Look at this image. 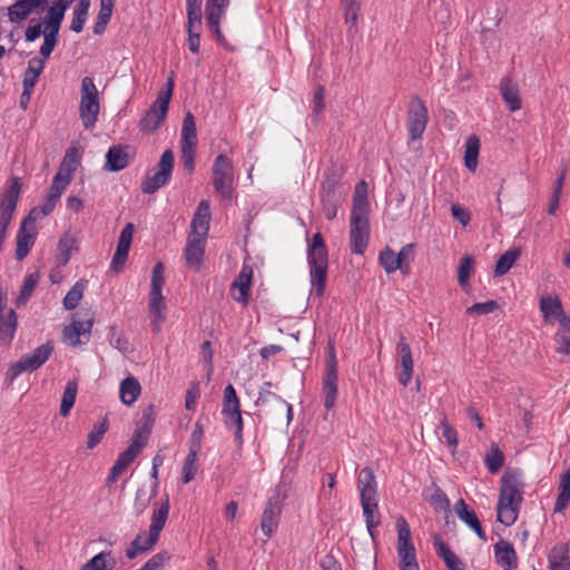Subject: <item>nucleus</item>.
I'll return each instance as SVG.
<instances>
[{
    "label": "nucleus",
    "instance_id": "obj_6",
    "mask_svg": "<svg viewBox=\"0 0 570 570\" xmlns=\"http://www.w3.org/2000/svg\"><path fill=\"white\" fill-rule=\"evenodd\" d=\"M52 352L53 345L50 342L38 346L35 351L23 355L8 367L6 380L12 383L21 374L35 372L48 361Z\"/></svg>",
    "mask_w": 570,
    "mask_h": 570
},
{
    "label": "nucleus",
    "instance_id": "obj_14",
    "mask_svg": "<svg viewBox=\"0 0 570 570\" xmlns=\"http://www.w3.org/2000/svg\"><path fill=\"white\" fill-rule=\"evenodd\" d=\"M22 184L18 177L9 180L7 189L0 191V223L10 224L16 210Z\"/></svg>",
    "mask_w": 570,
    "mask_h": 570
},
{
    "label": "nucleus",
    "instance_id": "obj_42",
    "mask_svg": "<svg viewBox=\"0 0 570 570\" xmlns=\"http://www.w3.org/2000/svg\"><path fill=\"white\" fill-rule=\"evenodd\" d=\"M480 151V139L472 135L465 141L464 165L470 171L478 167V157Z\"/></svg>",
    "mask_w": 570,
    "mask_h": 570
},
{
    "label": "nucleus",
    "instance_id": "obj_20",
    "mask_svg": "<svg viewBox=\"0 0 570 570\" xmlns=\"http://www.w3.org/2000/svg\"><path fill=\"white\" fill-rule=\"evenodd\" d=\"M207 238L188 235L185 259L188 268L199 271L205 255Z\"/></svg>",
    "mask_w": 570,
    "mask_h": 570
},
{
    "label": "nucleus",
    "instance_id": "obj_34",
    "mask_svg": "<svg viewBox=\"0 0 570 570\" xmlns=\"http://www.w3.org/2000/svg\"><path fill=\"white\" fill-rule=\"evenodd\" d=\"M169 509L170 504L167 495L160 501L154 503L149 527L150 530L160 534L168 519Z\"/></svg>",
    "mask_w": 570,
    "mask_h": 570
},
{
    "label": "nucleus",
    "instance_id": "obj_51",
    "mask_svg": "<svg viewBox=\"0 0 570 570\" xmlns=\"http://www.w3.org/2000/svg\"><path fill=\"white\" fill-rule=\"evenodd\" d=\"M85 288V281L80 279L76 282V284L71 287V289L67 293V295L63 298V306L66 309H73L78 306V304L83 297Z\"/></svg>",
    "mask_w": 570,
    "mask_h": 570
},
{
    "label": "nucleus",
    "instance_id": "obj_35",
    "mask_svg": "<svg viewBox=\"0 0 570 570\" xmlns=\"http://www.w3.org/2000/svg\"><path fill=\"white\" fill-rule=\"evenodd\" d=\"M18 327V320L16 312L10 308L0 313V342L10 344L14 337Z\"/></svg>",
    "mask_w": 570,
    "mask_h": 570
},
{
    "label": "nucleus",
    "instance_id": "obj_53",
    "mask_svg": "<svg viewBox=\"0 0 570 570\" xmlns=\"http://www.w3.org/2000/svg\"><path fill=\"white\" fill-rule=\"evenodd\" d=\"M229 4L228 0H207L206 2V20L220 21Z\"/></svg>",
    "mask_w": 570,
    "mask_h": 570
},
{
    "label": "nucleus",
    "instance_id": "obj_57",
    "mask_svg": "<svg viewBox=\"0 0 570 570\" xmlns=\"http://www.w3.org/2000/svg\"><path fill=\"white\" fill-rule=\"evenodd\" d=\"M57 204H55L53 202L45 198L43 203L37 207H33L28 216L26 217L27 219L31 220L32 223H37V220L48 216L50 213H52V210L55 209Z\"/></svg>",
    "mask_w": 570,
    "mask_h": 570
},
{
    "label": "nucleus",
    "instance_id": "obj_64",
    "mask_svg": "<svg viewBox=\"0 0 570 570\" xmlns=\"http://www.w3.org/2000/svg\"><path fill=\"white\" fill-rule=\"evenodd\" d=\"M485 465L491 472H498L503 465L502 453L498 449H492L485 456Z\"/></svg>",
    "mask_w": 570,
    "mask_h": 570
},
{
    "label": "nucleus",
    "instance_id": "obj_40",
    "mask_svg": "<svg viewBox=\"0 0 570 570\" xmlns=\"http://www.w3.org/2000/svg\"><path fill=\"white\" fill-rule=\"evenodd\" d=\"M361 503L366 528L370 535L374 538L373 529L380 523L379 500H362Z\"/></svg>",
    "mask_w": 570,
    "mask_h": 570
},
{
    "label": "nucleus",
    "instance_id": "obj_50",
    "mask_svg": "<svg viewBox=\"0 0 570 570\" xmlns=\"http://www.w3.org/2000/svg\"><path fill=\"white\" fill-rule=\"evenodd\" d=\"M363 0H340L344 13V20L351 27H355L362 8Z\"/></svg>",
    "mask_w": 570,
    "mask_h": 570
},
{
    "label": "nucleus",
    "instance_id": "obj_33",
    "mask_svg": "<svg viewBox=\"0 0 570 570\" xmlns=\"http://www.w3.org/2000/svg\"><path fill=\"white\" fill-rule=\"evenodd\" d=\"M141 393L139 381L134 376H127L120 382L119 399L124 405H132Z\"/></svg>",
    "mask_w": 570,
    "mask_h": 570
},
{
    "label": "nucleus",
    "instance_id": "obj_1",
    "mask_svg": "<svg viewBox=\"0 0 570 570\" xmlns=\"http://www.w3.org/2000/svg\"><path fill=\"white\" fill-rule=\"evenodd\" d=\"M524 481L522 473L517 470H507L500 482V492L497 504V520L505 527L515 523L523 501Z\"/></svg>",
    "mask_w": 570,
    "mask_h": 570
},
{
    "label": "nucleus",
    "instance_id": "obj_21",
    "mask_svg": "<svg viewBox=\"0 0 570 570\" xmlns=\"http://www.w3.org/2000/svg\"><path fill=\"white\" fill-rule=\"evenodd\" d=\"M428 122V110L425 106L416 100L411 104L407 128L413 140L420 138L425 130Z\"/></svg>",
    "mask_w": 570,
    "mask_h": 570
},
{
    "label": "nucleus",
    "instance_id": "obj_30",
    "mask_svg": "<svg viewBox=\"0 0 570 570\" xmlns=\"http://www.w3.org/2000/svg\"><path fill=\"white\" fill-rule=\"evenodd\" d=\"M79 160L80 156L78 150L75 148L69 149L66 153L55 177L58 179L60 178L63 183L69 185L72 179L73 173L77 170Z\"/></svg>",
    "mask_w": 570,
    "mask_h": 570
},
{
    "label": "nucleus",
    "instance_id": "obj_9",
    "mask_svg": "<svg viewBox=\"0 0 570 570\" xmlns=\"http://www.w3.org/2000/svg\"><path fill=\"white\" fill-rule=\"evenodd\" d=\"M175 157L170 149H167L160 156L159 163L141 184V190L145 194H154L160 187L165 186L173 174Z\"/></svg>",
    "mask_w": 570,
    "mask_h": 570
},
{
    "label": "nucleus",
    "instance_id": "obj_31",
    "mask_svg": "<svg viewBox=\"0 0 570 570\" xmlns=\"http://www.w3.org/2000/svg\"><path fill=\"white\" fill-rule=\"evenodd\" d=\"M117 559L112 551H101L87 560L79 570H114Z\"/></svg>",
    "mask_w": 570,
    "mask_h": 570
},
{
    "label": "nucleus",
    "instance_id": "obj_25",
    "mask_svg": "<svg viewBox=\"0 0 570 570\" xmlns=\"http://www.w3.org/2000/svg\"><path fill=\"white\" fill-rule=\"evenodd\" d=\"M46 59L47 58H45L43 56H42V58L35 57V58L30 59L28 62V68L24 71L23 81H22V85L24 88L26 101H30V99H31L33 88H35L41 72L43 71V68L46 65Z\"/></svg>",
    "mask_w": 570,
    "mask_h": 570
},
{
    "label": "nucleus",
    "instance_id": "obj_61",
    "mask_svg": "<svg viewBox=\"0 0 570 570\" xmlns=\"http://www.w3.org/2000/svg\"><path fill=\"white\" fill-rule=\"evenodd\" d=\"M171 558L167 551H161L153 556L142 567V570H160L165 563Z\"/></svg>",
    "mask_w": 570,
    "mask_h": 570
},
{
    "label": "nucleus",
    "instance_id": "obj_45",
    "mask_svg": "<svg viewBox=\"0 0 570 570\" xmlns=\"http://www.w3.org/2000/svg\"><path fill=\"white\" fill-rule=\"evenodd\" d=\"M106 159L108 169L112 171L121 170L128 165V154L121 147H111Z\"/></svg>",
    "mask_w": 570,
    "mask_h": 570
},
{
    "label": "nucleus",
    "instance_id": "obj_56",
    "mask_svg": "<svg viewBox=\"0 0 570 570\" xmlns=\"http://www.w3.org/2000/svg\"><path fill=\"white\" fill-rule=\"evenodd\" d=\"M39 281V276L37 274H29L23 282L20 295L17 297V305H23L31 296Z\"/></svg>",
    "mask_w": 570,
    "mask_h": 570
},
{
    "label": "nucleus",
    "instance_id": "obj_4",
    "mask_svg": "<svg viewBox=\"0 0 570 570\" xmlns=\"http://www.w3.org/2000/svg\"><path fill=\"white\" fill-rule=\"evenodd\" d=\"M307 263L309 267L312 292L317 296H322L327 278L328 257L325 243L320 233H316L308 242Z\"/></svg>",
    "mask_w": 570,
    "mask_h": 570
},
{
    "label": "nucleus",
    "instance_id": "obj_32",
    "mask_svg": "<svg viewBox=\"0 0 570 570\" xmlns=\"http://www.w3.org/2000/svg\"><path fill=\"white\" fill-rule=\"evenodd\" d=\"M549 570H570L569 548L564 543L556 544L548 554Z\"/></svg>",
    "mask_w": 570,
    "mask_h": 570
},
{
    "label": "nucleus",
    "instance_id": "obj_63",
    "mask_svg": "<svg viewBox=\"0 0 570 570\" xmlns=\"http://www.w3.org/2000/svg\"><path fill=\"white\" fill-rule=\"evenodd\" d=\"M68 186L69 185L63 183L60 178L58 179L53 177L52 184L48 190L46 198L57 204Z\"/></svg>",
    "mask_w": 570,
    "mask_h": 570
},
{
    "label": "nucleus",
    "instance_id": "obj_58",
    "mask_svg": "<svg viewBox=\"0 0 570 570\" xmlns=\"http://www.w3.org/2000/svg\"><path fill=\"white\" fill-rule=\"evenodd\" d=\"M108 430V422L104 419L101 422L94 425L92 430L88 434L87 448L94 449L102 440L105 433Z\"/></svg>",
    "mask_w": 570,
    "mask_h": 570
},
{
    "label": "nucleus",
    "instance_id": "obj_28",
    "mask_svg": "<svg viewBox=\"0 0 570 570\" xmlns=\"http://www.w3.org/2000/svg\"><path fill=\"white\" fill-rule=\"evenodd\" d=\"M357 488L362 500H379L377 483L370 469H362L357 478Z\"/></svg>",
    "mask_w": 570,
    "mask_h": 570
},
{
    "label": "nucleus",
    "instance_id": "obj_3",
    "mask_svg": "<svg viewBox=\"0 0 570 570\" xmlns=\"http://www.w3.org/2000/svg\"><path fill=\"white\" fill-rule=\"evenodd\" d=\"M165 287V267L163 263L158 262L151 272L150 288L148 293V317L150 321L151 331L159 334L163 325L167 320L168 305L166 297L163 294Z\"/></svg>",
    "mask_w": 570,
    "mask_h": 570
},
{
    "label": "nucleus",
    "instance_id": "obj_8",
    "mask_svg": "<svg viewBox=\"0 0 570 570\" xmlns=\"http://www.w3.org/2000/svg\"><path fill=\"white\" fill-rule=\"evenodd\" d=\"M396 530L400 570H419L415 548L411 541V530L403 517H399L396 519Z\"/></svg>",
    "mask_w": 570,
    "mask_h": 570
},
{
    "label": "nucleus",
    "instance_id": "obj_11",
    "mask_svg": "<svg viewBox=\"0 0 570 570\" xmlns=\"http://www.w3.org/2000/svg\"><path fill=\"white\" fill-rule=\"evenodd\" d=\"M213 185L215 190L225 198H229L234 181V167L224 155L217 156L213 165Z\"/></svg>",
    "mask_w": 570,
    "mask_h": 570
},
{
    "label": "nucleus",
    "instance_id": "obj_22",
    "mask_svg": "<svg viewBox=\"0 0 570 570\" xmlns=\"http://www.w3.org/2000/svg\"><path fill=\"white\" fill-rule=\"evenodd\" d=\"M210 207L208 200H202L197 209L194 214L190 224V233L191 236L205 237L207 238L210 223Z\"/></svg>",
    "mask_w": 570,
    "mask_h": 570
},
{
    "label": "nucleus",
    "instance_id": "obj_29",
    "mask_svg": "<svg viewBox=\"0 0 570 570\" xmlns=\"http://www.w3.org/2000/svg\"><path fill=\"white\" fill-rule=\"evenodd\" d=\"M48 0H19L9 8L11 22H21L37 8L42 7Z\"/></svg>",
    "mask_w": 570,
    "mask_h": 570
},
{
    "label": "nucleus",
    "instance_id": "obj_7",
    "mask_svg": "<svg viewBox=\"0 0 570 570\" xmlns=\"http://www.w3.org/2000/svg\"><path fill=\"white\" fill-rule=\"evenodd\" d=\"M68 7L67 1H56L45 18V41L40 48V53L45 58H49L56 47L57 36Z\"/></svg>",
    "mask_w": 570,
    "mask_h": 570
},
{
    "label": "nucleus",
    "instance_id": "obj_46",
    "mask_svg": "<svg viewBox=\"0 0 570 570\" xmlns=\"http://www.w3.org/2000/svg\"><path fill=\"white\" fill-rule=\"evenodd\" d=\"M473 268L474 261L471 256L465 255L460 259L458 267V282L466 293L470 291L469 279L473 274Z\"/></svg>",
    "mask_w": 570,
    "mask_h": 570
},
{
    "label": "nucleus",
    "instance_id": "obj_18",
    "mask_svg": "<svg viewBox=\"0 0 570 570\" xmlns=\"http://www.w3.org/2000/svg\"><path fill=\"white\" fill-rule=\"evenodd\" d=\"M37 237V226L31 220L24 218L17 233L16 257L22 261L30 252Z\"/></svg>",
    "mask_w": 570,
    "mask_h": 570
},
{
    "label": "nucleus",
    "instance_id": "obj_24",
    "mask_svg": "<svg viewBox=\"0 0 570 570\" xmlns=\"http://www.w3.org/2000/svg\"><path fill=\"white\" fill-rule=\"evenodd\" d=\"M160 534L153 531L140 532L130 543L126 550V557L128 559H135L138 554L145 553L154 548L159 540Z\"/></svg>",
    "mask_w": 570,
    "mask_h": 570
},
{
    "label": "nucleus",
    "instance_id": "obj_37",
    "mask_svg": "<svg viewBox=\"0 0 570 570\" xmlns=\"http://www.w3.org/2000/svg\"><path fill=\"white\" fill-rule=\"evenodd\" d=\"M337 394L338 376L332 374H324L322 385V397L326 410H332L335 406Z\"/></svg>",
    "mask_w": 570,
    "mask_h": 570
},
{
    "label": "nucleus",
    "instance_id": "obj_36",
    "mask_svg": "<svg viewBox=\"0 0 570 570\" xmlns=\"http://www.w3.org/2000/svg\"><path fill=\"white\" fill-rule=\"evenodd\" d=\"M500 94L511 111L521 108V98L518 85L511 79H503L500 83Z\"/></svg>",
    "mask_w": 570,
    "mask_h": 570
},
{
    "label": "nucleus",
    "instance_id": "obj_38",
    "mask_svg": "<svg viewBox=\"0 0 570 570\" xmlns=\"http://www.w3.org/2000/svg\"><path fill=\"white\" fill-rule=\"evenodd\" d=\"M494 557L497 562L504 569H511L517 563L515 551L508 541H499L494 546Z\"/></svg>",
    "mask_w": 570,
    "mask_h": 570
},
{
    "label": "nucleus",
    "instance_id": "obj_5",
    "mask_svg": "<svg viewBox=\"0 0 570 570\" xmlns=\"http://www.w3.org/2000/svg\"><path fill=\"white\" fill-rule=\"evenodd\" d=\"M100 98L91 77H83L80 85L79 117L85 129H92L98 120Z\"/></svg>",
    "mask_w": 570,
    "mask_h": 570
},
{
    "label": "nucleus",
    "instance_id": "obj_59",
    "mask_svg": "<svg viewBox=\"0 0 570 570\" xmlns=\"http://www.w3.org/2000/svg\"><path fill=\"white\" fill-rule=\"evenodd\" d=\"M134 230H135L134 224H131V223L126 224V226L122 228V230L120 233L118 244L116 247L117 250L129 253L131 242H132Z\"/></svg>",
    "mask_w": 570,
    "mask_h": 570
},
{
    "label": "nucleus",
    "instance_id": "obj_2",
    "mask_svg": "<svg viewBox=\"0 0 570 570\" xmlns=\"http://www.w3.org/2000/svg\"><path fill=\"white\" fill-rule=\"evenodd\" d=\"M370 239V203L367 184L362 180L355 186L350 222V247L362 255Z\"/></svg>",
    "mask_w": 570,
    "mask_h": 570
},
{
    "label": "nucleus",
    "instance_id": "obj_39",
    "mask_svg": "<svg viewBox=\"0 0 570 570\" xmlns=\"http://www.w3.org/2000/svg\"><path fill=\"white\" fill-rule=\"evenodd\" d=\"M78 393V383L76 380H70L67 382L62 395L59 407V414L62 417L69 416L77 399Z\"/></svg>",
    "mask_w": 570,
    "mask_h": 570
},
{
    "label": "nucleus",
    "instance_id": "obj_12",
    "mask_svg": "<svg viewBox=\"0 0 570 570\" xmlns=\"http://www.w3.org/2000/svg\"><path fill=\"white\" fill-rule=\"evenodd\" d=\"M224 422L228 428L236 429V438H242L243 420L240 414L239 400L233 385L224 390L223 410Z\"/></svg>",
    "mask_w": 570,
    "mask_h": 570
},
{
    "label": "nucleus",
    "instance_id": "obj_62",
    "mask_svg": "<svg viewBox=\"0 0 570 570\" xmlns=\"http://www.w3.org/2000/svg\"><path fill=\"white\" fill-rule=\"evenodd\" d=\"M497 308L498 304L495 301H488L473 304L466 309V313L471 315H487L494 312Z\"/></svg>",
    "mask_w": 570,
    "mask_h": 570
},
{
    "label": "nucleus",
    "instance_id": "obj_47",
    "mask_svg": "<svg viewBox=\"0 0 570 570\" xmlns=\"http://www.w3.org/2000/svg\"><path fill=\"white\" fill-rule=\"evenodd\" d=\"M89 7L90 0L78 1L77 6L73 9V17L70 24L72 31L77 33L82 31L85 22L87 20Z\"/></svg>",
    "mask_w": 570,
    "mask_h": 570
},
{
    "label": "nucleus",
    "instance_id": "obj_43",
    "mask_svg": "<svg viewBox=\"0 0 570 570\" xmlns=\"http://www.w3.org/2000/svg\"><path fill=\"white\" fill-rule=\"evenodd\" d=\"M188 146H197L196 122L194 116L190 112L185 115L181 127V147Z\"/></svg>",
    "mask_w": 570,
    "mask_h": 570
},
{
    "label": "nucleus",
    "instance_id": "obj_60",
    "mask_svg": "<svg viewBox=\"0 0 570 570\" xmlns=\"http://www.w3.org/2000/svg\"><path fill=\"white\" fill-rule=\"evenodd\" d=\"M41 35L45 37V21L41 22L37 19H31L24 33L26 40L28 42H33Z\"/></svg>",
    "mask_w": 570,
    "mask_h": 570
},
{
    "label": "nucleus",
    "instance_id": "obj_52",
    "mask_svg": "<svg viewBox=\"0 0 570 570\" xmlns=\"http://www.w3.org/2000/svg\"><path fill=\"white\" fill-rule=\"evenodd\" d=\"M379 262L387 274H392L401 269V264L397 261L396 254L390 247H385L379 254Z\"/></svg>",
    "mask_w": 570,
    "mask_h": 570
},
{
    "label": "nucleus",
    "instance_id": "obj_16",
    "mask_svg": "<svg viewBox=\"0 0 570 570\" xmlns=\"http://www.w3.org/2000/svg\"><path fill=\"white\" fill-rule=\"evenodd\" d=\"M253 268L244 265L230 285V295L234 301L246 305L252 293Z\"/></svg>",
    "mask_w": 570,
    "mask_h": 570
},
{
    "label": "nucleus",
    "instance_id": "obj_15",
    "mask_svg": "<svg viewBox=\"0 0 570 570\" xmlns=\"http://www.w3.org/2000/svg\"><path fill=\"white\" fill-rule=\"evenodd\" d=\"M167 98H156L139 120V129L146 134L155 132L165 121L169 104Z\"/></svg>",
    "mask_w": 570,
    "mask_h": 570
},
{
    "label": "nucleus",
    "instance_id": "obj_55",
    "mask_svg": "<svg viewBox=\"0 0 570 570\" xmlns=\"http://www.w3.org/2000/svg\"><path fill=\"white\" fill-rule=\"evenodd\" d=\"M396 348L400 355L401 370L413 371L414 363L412 357V351L406 341L404 338H401L400 342L397 343Z\"/></svg>",
    "mask_w": 570,
    "mask_h": 570
},
{
    "label": "nucleus",
    "instance_id": "obj_54",
    "mask_svg": "<svg viewBox=\"0 0 570 570\" xmlns=\"http://www.w3.org/2000/svg\"><path fill=\"white\" fill-rule=\"evenodd\" d=\"M198 454L188 452L181 469V481L183 483H189L194 480L198 465H197Z\"/></svg>",
    "mask_w": 570,
    "mask_h": 570
},
{
    "label": "nucleus",
    "instance_id": "obj_13",
    "mask_svg": "<svg viewBox=\"0 0 570 570\" xmlns=\"http://www.w3.org/2000/svg\"><path fill=\"white\" fill-rule=\"evenodd\" d=\"M284 499L285 493L277 489L266 503L261 520V529L267 538L273 537L278 528Z\"/></svg>",
    "mask_w": 570,
    "mask_h": 570
},
{
    "label": "nucleus",
    "instance_id": "obj_26",
    "mask_svg": "<svg viewBox=\"0 0 570 570\" xmlns=\"http://www.w3.org/2000/svg\"><path fill=\"white\" fill-rule=\"evenodd\" d=\"M79 249L78 237L71 232H65L57 244L56 259L60 265H66L71 256Z\"/></svg>",
    "mask_w": 570,
    "mask_h": 570
},
{
    "label": "nucleus",
    "instance_id": "obj_41",
    "mask_svg": "<svg viewBox=\"0 0 570 570\" xmlns=\"http://www.w3.org/2000/svg\"><path fill=\"white\" fill-rule=\"evenodd\" d=\"M434 547L438 556L442 558L449 570L463 566V562L451 551L440 535L434 537Z\"/></svg>",
    "mask_w": 570,
    "mask_h": 570
},
{
    "label": "nucleus",
    "instance_id": "obj_23",
    "mask_svg": "<svg viewBox=\"0 0 570 570\" xmlns=\"http://www.w3.org/2000/svg\"><path fill=\"white\" fill-rule=\"evenodd\" d=\"M142 448L139 441H132L126 451L119 454L116 460L111 472L107 479V483L110 485L115 483L118 476L128 468V465L135 460Z\"/></svg>",
    "mask_w": 570,
    "mask_h": 570
},
{
    "label": "nucleus",
    "instance_id": "obj_48",
    "mask_svg": "<svg viewBox=\"0 0 570 570\" xmlns=\"http://www.w3.org/2000/svg\"><path fill=\"white\" fill-rule=\"evenodd\" d=\"M114 9V0H101L100 2V10L98 12L96 23L94 27V32L96 35H101L106 26L108 24Z\"/></svg>",
    "mask_w": 570,
    "mask_h": 570
},
{
    "label": "nucleus",
    "instance_id": "obj_19",
    "mask_svg": "<svg viewBox=\"0 0 570 570\" xmlns=\"http://www.w3.org/2000/svg\"><path fill=\"white\" fill-rule=\"evenodd\" d=\"M256 403L261 406H265L268 413H277L285 410L287 424L293 420L292 405L267 389H261Z\"/></svg>",
    "mask_w": 570,
    "mask_h": 570
},
{
    "label": "nucleus",
    "instance_id": "obj_10",
    "mask_svg": "<svg viewBox=\"0 0 570 570\" xmlns=\"http://www.w3.org/2000/svg\"><path fill=\"white\" fill-rule=\"evenodd\" d=\"M94 316L87 314L80 318L78 314L72 315L71 322L63 328L62 342L70 347L86 345L90 341Z\"/></svg>",
    "mask_w": 570,
    "mask_h": 570
},
{
    "label": "nucleus",
    "instance_id": "obj_49",
    "mask_svg": "<svg viewBox=\"0 0 570 570\" xmlns=\"http://www.w3.org/2000/svg\"><path fill=\"white\" fill-rule=\"evenodd\" d=\"M556 350L558 353L570 355V318L564 320L556 334Z\"/></svg>",
    "mask_w": 570,
    "mask_h": 570
},
{
    "label": "nucleus",
    "instance_id": "obj_27",
    "mask_svg": "<svg viewBox=\"0 0 570 570\" xmlns=\"http://www.w3.org/2000/svg\"><path fill=\"white\" fill-rule=\"evenodd\" d=\"M454 511L458 518L471 528V530H473L481 540H487L475 512L471 510L462 499L455 503Z\"/></svg>",
    "mask_w": 570,
    "mask_h": 570
},
{
    "label": "nucleus",
    "instance_id": "obj_44",
    "mask_svg": "<svg viewBox=\"0 0 570 570\" xmlns=\"http://www.w3.org/2000/svg\"><path fill=\"white\" fill-rule=\"evenodd\" d=\"M521 255V250L518 247H513L504 252L498 259L494 267V275L502 276L509 272Z\"/></svg>",
    "mask_w": 570,
    "mask_h": 570
},
{
    "label": "nucleus",
    "instance_id": "obj_17",
    "mask_svg": "<svg viewBox=\"0 0 570 570\" xmlns=\"http://www.w3.org/2000/svg\"><path fill=\"white\" fill-rule=\"evenodd\" d=\"M539 308L546 324L559 323L560 326L564 320H570V316L564 315L562 303L557 295H542Z\"/></svg>",
    "mask_w": 570,
    "mask_h": 570
}]
</instances>
